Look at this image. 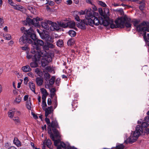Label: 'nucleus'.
<instances>
[{
	"instance_id": "44",
	"label": "nucleus",
	"mask_w": 149,
	"mask_h": 149,
	"mask_svg": "<svg viewBox=\"0 0 149 149\" xmlns=\"http://www.w3.org/2000/svg\"><path fill=\"white\" fill-rule=\"evenodd\" d=\"M56 91V89L54 88H52L51 90V96L54 97V96L55 95V92Z\"/></svg>"
},
{
	"instance_id": "31",
	"label": "nucleus",
	"mask_w": 149,
	"mask_h": 149,
	"mask_svg": "<svg viewBox=\"0 0 149 149\" xmlns=\"http://www.w3.org/2000/svg\"><path fill=\"white\" fill-rule=\"evenodd\" d=\"M68 27L70 28H73L75 26V24L74 22H67Z\"/></svg>"
},
{
	"instance_id": "62",
	"label": "nucleus",
	"mask_w": 149,
	"mask_h": 149,
	"mask_svg": "<svg viewBox=\"0 0 149 149\" xmlns=\"http://www.w3.org/2000/svg\"><path fill=\"white\" fill-rule=\"evenodd\" d=\"M92 8L93 10L94 11H96L97 10V7L94 5H92Z\"/></svg>"
},
{
	"instance_id": "11",
	"label": "nucleus",
	"mask_w": 149,
	"mask_h": 149,
	"mask_svg": "<svg viewBox=\"0 0 149 149\" xmlns=\"http://www.w3.org/2000/svg\"><path fill=\"white\" fill-rule=\"evenodd\" d=\"M24 33H26L27 36L29 38H31L33 40H35L37 39L36 34L33 33V31L31 29H29L25 31Z\"/></svg>"
},
{
	"instance_id": "47",
	"label": "nucleus",
	"mask_w": 149,
	"mask_h": 149,
	"mask_svg": "<svg viewBox=\"0 0 149 149\" xmlns=\"http://www.w3.org/2000/svg\"><path fill=\"white\" fill-rule=\"evenodd\" d=\"M34 62H32L30 64V65L32 68H35L38 66V64L36 62V61H35Z\"/></svg>"
},
{
	"instance_id": "57",
	"label": "nucleus",
	"mask_w": 149,
	"mask_h": 149,
	"mask_svg": "<svg viewBox=\"0 0 149 149\" xmlns=\"http://www.w3.org/2000/svg\"><path fill=\"white\" fill-rule=\"evenodd\" d=\"M45 121L46 122L47 124L49 125L50 124V120L49 118H47L46 117V118H45Z\"/></svg>"
},
{
	"instance_id": "37",
	"label": "nucleus",
	"mask_w": 149,
	"mask_h": 149,
	"mask_svg": "<svg viewBox=\"0 0 149 149\" xmlns=\"http://www.w3.org/2000/svg\"><path fill=\"white\" fill-rule=\"evenodd\" d=\"M25 21L29 25H33V19H32L30 18H27Z\"/></svg>"
},
{
	"instance_id": "25",
	"label": "nucleus",
	"mask_w": 149,
	"mask_h": 149,
	"mask_svg": "<svg viewBox=\"0 0 149 149\" xmlns=\"http://www.w3.org/2000/svg\"><path fill=\"white\" fill-rule=\"evenodd\" d=\"M29 87L31 90L35 93V86L34 84L32 82H29Z\"/></svg>"
},
{
	"instance_id": "40",
	"label": "nucleus",
	"mask_w": 149,
	"mask_h": 149,
	"mask_svg": "<svg viewBox=\"0 0 149 149\" xmlns=\"http://www.w3.org/2000/svg\"><path fill=\"white\" fill-rule=\"evenodd\" d=\"M44 71H46L47 72H52L53 71V69L51 66H47L45 69Z\"/></svg>"
},
{
	"instance_id": "53",
	"label": "nucleus",
	"mask_w": 149,
	"mask_h": 149,
	"mask_svg": "<svg viewBox=\"0 0 149 149\" xmlns=\"http://www.w3.org/2000/svg\"><path fill=\"white\" fill-rule=\"evenodd\" d=\"M110 23L109 26H110V27L111 29H113L115 28H116V26L113 23V22H110Z\"/></svg>"
},
{
	"instance_id": "55",
	"label": "nucleus",
	"mask_w": 149,
	"mask_h": 149,
	"mask_svg": "<svg viewBox=\"0 0 149 149\" xmlns=\"http://www.w3.org/2000/svg\"><path fill=\"white\" fill-rule=\"evenodd\" d=\"M74 17L76 21H77L78 22H79L80 19H79V17L77 15H74Z\"/></svg>"
},
{
	"instance_id": "30",
	"label": "nucleus",
	"mask_w": 149,
	"mask_h": 149,
	"mask_svg": "<svg viewBox=\"0 0 149 149\" xmlns=\"http://www.w3.org/2000/svg\"><path fill=\"white\" fill-rule=\"evenodd\" d=\"M35 72L39 76L42 77V72L40 69L38 68H36L35 70Z\"/></svg>"
},
{
	"instance_id": "22",
	"label": "nucleus",
	"mask_w": 149,
	"mask_h": 149,
	"mask_svg": "<svg viewBox=\"0 0 149 149\" xmlns=\"http://www.w3.org/2000/svg\"><path fill=\"white\" fill-rule=\"evenodd\" d=\"M59 26L66 28L68 27V24L67 22L65 21H61L60 22H58Z\"/></svg>"
},
{
	"instance_id": "46",
	"label": "nucleus",
	"mask_w": 149,
	"mask_h": 149,
	"mask_svg": "<svg viewBox=\"0 0 149 149\" xmlns=\"http://www.w3.org/2000/svg\"><path fill=\"white\" fill-rule=\"evenodd\" d=\"M98 3L100 6L104 7H106L107 6V5L105 3L101 1H98Z\"/></svg>"
},
{
	"instance_id": "29",
	"label": "nucleus",
	"mask_w": 149,
	"mask_h": 149,
	"mask_svg": "<svg viewBox=\"0 0 149 149\" xmlns=\"http://www.w3.org/2000/svg\"><path fill=\"white\" fill-rule=\"evenodd\" d=\"M44 76L46 81L50 79V74L46 71H43Z\"/></svg>"
},
{
	"instance_id": "10",
	"label": "nucleus",
	"mask_w": 149,
	"mask_h": 149,
	"mask_svg": "<svg viewBox=\"0 0 149 149\" xmlns=\"http://www.w3.org/2000/svg\"><path fill=\"white\" fill-rule=\"evenodd\" d=\"M100 18L101 20H99L98 19V20L99 22V24L97 25L100 24H103V25L105 26H109L111 23L110 22H113L112 20H110L109 18H107L104 20H103L102 17H100L99 19H100Z\"/></svg>"
},
{
	"instance_id": "64",
	"label": "nucleus",
	"mask_w": 149,
	"mask_h": 149,
	"mask_svg": "<svg viewBox=\"0 0 149 149\" xmlns=\"http://www.w3.org/2000/svg\"><path fill=\"white\" fill-rule=\"evenodd\" d=\"M29 96L28 95H25L24 96V101L27 100Z\"/></svg>"
},
{
	"instance_id": "52",
	"label": "nucleus",
	"mask_w": 149,
	"mask_h": 149,
	"mask_svg": "<svg viewBox=\"0 0 149 149\" xmlns=\"http://www.w3.org/2000/svg\"><path fill=\"white\" fill-rule=\"evenodd\" d=\"M47 45L48 46L49 48H53L55 47V45L52 43H47Z\"/></svg>"
},
{
	"instance_id": "54",
	"label": "nucleus",
	"mask_w": 149,
	"mask_h": 149,
	"mask_svg": "<svg viewBox=\"0 0 149 149\" xmlns=\"http://www.w3.org/2000/svg\"><path fill=\"white\" fill-rule=\"evenodd\" d=\"M72 0H67L66 1V3L68 5H70L72 3Z\"/></svg>"
},
{
	"instance_id": "15",
	"label": "nucleus",
	"mask_w": 149,
	"mask_h": 149,
	"mask_svg": "<svg viewBox=\"0 0 149 149\" xmlns=\"http://www.w3.org/2000/svg\"><path fill=\"white\" fill-rule=\"evenodd\" d=\"M50 25L51 26L50 27V29L51 31L58 30L60 29L58 22V24H57L55 22H52V23L50 24Z\"/></svg>"
},
{
	"instance_id": "27",
	"label": "nucleus",
	"mask_w": 149,
	"mask_h": 149,
	"mask_svg": "<svg viewBox=\"0 0 149 149\" xmlns=\"http://www.w3.org/2000/svg\"><path fill=\"white\" fill-rule=\"evenodd\" d=\"M22 70L24 72H30L31 70V69L29 65H26L22 67Z\"/></svg>"
},
{
	"instance_id": "51",
	"label": "nucleus",
	"mask_w": 149,
	"mask_h": 149,
	"mask_svg": "<svg viewBox=\"0 0 149 149\" xmlns=\"http://www.w3.org/2000/svg\"><path fill=\"white\" fill-rule=\"evenodd\" d=\"M142 3V4L139 7L140 9L141 10H143L145 7V3L144 2H143Z\"/></svg>"
},
{
	"instance_id": "19",
	"label": "nucleus",
	"mask_w": 149,
	"mask_h": 149,
	"mask_svg": "<svg viewBox=\"0 0 149 149\" xmlns=\"http://www.w3.org/2000/svg\"><path fill=\"white\" fill-rule=\"evenodd\" d=\"M40 91L42 94V98H46L47 96L48 95L46 90L44 88H41L40 89Z\"/></svg>"
},
{
	"instance_id": "1",
	"label": "nucleus",
	"mask_w": 149,
	"mask_h": 149,
	"mask_svg": "<svg viewBox=\"0 0 149 149\" xmlns=\"http://www.w3.org/2000/svg\"><path fill=\"white\" fill-rule=\"evenodd\" d=\"M99 24L97 17L94 16L91 12L87 11L86 19L81 20V22L77 24V26L81 29H84L85 28V24L93 26L94 24L97 25Z\"/></svg>"
},
{
	"instance_id": "21",
	"label": "nucleus",
	"mask_w": 149,
	"mask_h": 149,
	"mask_svg": "<svg viewBox=\"0 0 149 149\" xmlns=\"http://www.w3.org/2000/svg\"><path fill=\"white\" fill-rule=\"evenodd\" d=\"M43 144L46 145L48 148H50L52 144L51 141L49 139L45 140L44 141Z\"/></svg>"
},
{
	"instance_id": "16",
	"label": "nucleus",
	"mask_w": 149,
	"mask_h": 149,
	"mask_svg": "<svg viewBox=\"0 0 149 149\" xmlns=\"http://www.w3.org/2000/svg\"><path fill=\"white\" fill-rule=\"evenodd\" d=\"M42 20V18H39L38 17L35 18L33 19V25L35 26H38L39 25V21Z\"/></svg>"
},
{
	"instance_id": "26",
	"label": "nucleus",
	"mask_w": 149,
	"mask_h": 149,
	"mask_svg": "<svg viewBox=\"0 0 149 149\" xmlns=\"http://www.w3.org/2000/svg\"><path fill=\"white\" fill-rule=\"evenodd\" d=\"M36 81L38 86L42 85L43 82V79L41 77H37L36 79Z\"/></svg>"
},
{
	"instance_id": "61",
	"label": "nucleus",
	"mask_w": 149,
	"mask_h": 149,
	"mask_svg": "<svg viewBox=\"0 0 149 149\" xmlns=\"http://www.w3.org/2000/svg\"><path fill=\"white\" fill-rule=\"evenodd\" d=\"M28 75L29 76V77H33V74L31 72H30L28 73Z\"/></svg>"
},
{
	"instance_id": "45",
	"label": "nucleus",
	"mask_w": 149,
	"mask_h": 149,
	"mask_svg": "<svg viewBox=\"0 0 149 149\" xmlns=\"http://www.w3.org/2000/svg\"><path fill=\"white\" fill-rule=\"evenodd\" d=\"M28 9L32 13L34 14L36 11V10L34 8L31 6H29L28 7Z\"/></svg>"
},
{
	"instance_id": "50",
	"label": "nucleus",
	"mask_w": 149,
	"mask_h": 149,
	"mask_svg": "<svg viewBox=\"0 0 149 149\" xmlns=\"http://www.w3.org/2000/svg\"><path fill=\"white\" fill-rule=\"evenodd\" d=\"M24 83L25 84H27L29 81V79L27 77H25L24 79Z\"/></svg>"
},
{
	"instance_id": "59",
	"label": "nucleus",
	"mask_w": 149,
	"mask_h": 149,
	"mask_svg": "<svg viewBox=\"0 0 149 149\" xmlns=\"http://www.w3.org/2000/svg\"><path fill=\"white\" fill-rule=\"evenodd\" d=\"M144 120L146 121L149 123V116L146 117L144 118Z\"/></svg>"
},
{
	"instance_id": "58",
	"label": "nucleus",
	"mask_w": 149,
	"mask_h": 149,
	"mask_svg": "<svg viewBox=\"0 0 149 149\" xmlns=\"http://www.w3.org/2000/svg\"><path fill=\"white\" fill-rule=\"evenodd\" d=\"M22 49L23 50H27L28 51L29 50V48L27 46L22 47Z\"/></svg>"
},
{
	"instance_id": "32",
	"label": "nucleus",
	"mask_w": 149,
	"mask_h": 149,
	"mask_svg": "<svg viewBox=\"0 0 149 149\" xmlns=\"http://www.w3.org/2000/svg\"><path fill=\"white\" fill-rule=\"evenodd\" d=\"M148 125L149 124L148 123L146 122H143L141 124V126H140V127L142 128V130H141V132L143 131V128H146L148 127Z\"/></svg>"
},
{
	"instance_id": "39",
	"label": "nucleus",
	"mask_w": 149,
	"mask_h": 149,
	"mask_svg": "<svg viewBox=\"0 0 149 149\" xmlns=\"http://www.w3.org/2000/svg\"><path fill=\"white\" fill-rule=\"evenodd\" d=\"M86 11V12H87V11L88 12H91L94 15V14H95V15L97 16H98V14L97 13H96L95 12H93V11H90L89 10H85V11H82V12H81L80 13V15H84V14H85V11Z\"/></svg>"
},
{
	"instance_id": "38",
	"label": "nucleus",
	"mask_w": 149,
	"mask_h": 149,
	"mask_svg": "<svg viewBox=\"0 0 149 149\" xmlns=\"http://www.w3.org/2000/svg\"><path fill=\"white\" fill-rule=\"evenodd\" d=\"M26 107L29 109H30L31 108V103L30 100L27 101L26 102Z\"/></svg>"
},
{
	"instance_id": "41",
	"label": "nucleus",
	"mask_w": 149,
	"mask_h": 149,
	"mask_svg": "<svg viewBox=\"0 0 149 149\" xmlns=\"http://www.w3.org/2000/svg\"><path fill=\"white\" fill-rule=\"evenodd\" d=\"M68 33L69 35L72 37L74 36L76 34V32L73 30H70Z\"/></svg>"
},
{
	"instance_id": "7",
	"label": "nucleus",
	"mask_w": 149,
	"mask_h": 149,
	"mask_svg": "<svg viewBox=\"0 0 149 149\" xmlns=\"http://www.w3.org/2000/svg\"><path fill=\"white\" fill-rule=\"evenodd\" d=\"M49 125H50L51 127H52V131L55 135L56 137V138L60 137L61 136L60 133L56 129L57 128H59L57 121L56 120L52 121L51 124Z\"/></svg>"
},
{
	"instance_id": "5",
	"label": "nucleus",
	"mask_w": 149,
	"mask_h": 149,
	"mask_svg": "<svg viewBox=\"0 0 149 149\" xmlns=\"http://www.w3.org/2000/svg\"><path fill=\"white\" fill-rule=\"evenodd\" d=\"M36 42H34L32 43V48L31 51V53H35L36 51L38 52H39V51H40V47L39 45L42 46L44 45V42L42 40L37 39Z\"/></svg>"
},
{
	"instance_id": "23",
	"label": "nucleus",
	"mask_w": 149,
	"mask_h": 149,
	"mask_svg": "<svg viewBox=\"0 0 149 149\" xmlns=\"http://www.w3.org/2000/svg\"><path fill=\"white\" fill-rule=\"evenodd\" d=\"M21 99L22 97L19 95L16 97L13 102V103L14 104H19L21 101Z\"/></svg>"
},
{
	"instance_id": "6",
	"label": "nucleus",
	"mask_w": 149,
	"mask_h": 149,
	"mask_svg": "<svg viewBox=\"0 0 149 149\" xmlns=\"http://www.w3.org/2000/svg\"><path fill=\"white\" fill-rule=\"evenodd\" d=\"M43 48L45 50L44 51H43L42 52L40 51H39V52H42V54H43L42 55L43 56L41 57V58L42 57L41 61L42 65L43 66L44 65L43 63V61L42 60L43 58L45 59L46 61L47 62H49L52 60V58L51 56L47 55V52L45 51V50H47L49 49V47L48 45H44L43 47Z\"/></svg>"
},
{
	"instance_id": "24",
	"label": "nucleus",
	"mask_w": 149,
	"mask_h": 149,
	"mask_svg": "<svg viewBox=\"0 0 149 149\" xmlns=\"http://www.w3.org/2000/svg\"><path fill=\"white\" fill-rule=\"evenodd\" d=\"M14 9L19 10H20L21 11L23 12L24 10H25V8L23 7L22 6L19 5H15V6Z\"/></svg>"
},
{
	"instance_id": "28",
	"label": "nucleus",
	"mask_w": 149,
	"mask_h": 149,
	"mask_svg": "<svg viewBox=\"0 0 149 149\" xmlns=\"http://www.w3.org/2000/svg\"><path fill=\"white\" fill-rule=\"evenodd\" d=\"M13 143L15 145L18 147H19L21 146V143L17 138H14L13 141Z\"/></svg>"
},
{
	"instance_id": "36",
	"label": "nucleus",
	"mask_w": 149,
	"mask_h": 149,
	"mask_svg": "<svg viewBox=\"0 0 149 149\" xmlns=\"http://www.w3.org/2000/svg\"><path fill=\"white\" fill-rule=\"evenodd\" d=\"M46 99H45L42 98V108L43 110H45V107L47 106V104L46 102Z\"/></svg>"
},
{
	"instance_id": "34",
	"label": "nucleus",
	"mask_w": 149,
	"mask_h": 149,
	"mask_svg": "<svg viewBox=\"0 0 149 149\" xmlns=\"http://www.w3.org/2000/svg\"><path fill=\"white\" fill-rule=\"evenodd\" d=\"M63 41L62 40H59L56 42V45L59 47H62L63 45Z\"/></svg>"
},
{
	"instance_id": "49",
	"label": "nucleus",
	"mask_w": 149,
	"mask_h": 149,
	"mask_svg": "<svg viewBox=\"0 0 149 149\" xmlns=\"http://www.w3.org/2000/svg\"><path fill=\"white\" fill-rule=\"evenodd\" d=\"M54 141V145L56 146H58L59 145V144H60V141L59 140H55L54 139V140H53Z\"/></svg>"
},
{
	"instance_id": "48",
	"label": "nucleus",
	"mask_w": 149,
	"mask_h": 149,
	"mask_svg": "<svg viewBox=\"0 0 149 149\" xmlns=\"http://www.w3.org/2000/svg\"><path fill=\"white\" fill-rule=\"evenodd\" d=\"M4 21L3 18L0 17V28H2L3 26Z\"/></svg>"
},
{
	"instance_id": "18",
	"label": "nucleus",
	"mask_w": 149,
	"mask_h": 149,
	"mask_svg": "<svg viewBox=\"0 0 149 149\" xmlns=\"http://www.w3.org/2000/svg\"><path fill=\"white\" fill-rule=\"evenodd\" d=\"M55 79V77L54 76H52L49 81V85H45V88H48L49 86L52 85L54 82Z\"/></svg>"
},
{
	"instance_id": "13",
	"label": "nucleus",
	"mask_w": 149,
	"mask_h": 149,
	"mask_svg": "<svg viewBox=\"0 0 149 149\" xmlns=\"http://www.w3.org/2000/svg\"><path fill=\"white\" fill-rule=\"evenodd\" d=\"M65 144L63 142H61L60 144L57 147V149H77L74 147L68 146L67 147H65Z\"/></svg>"
},
{
	"instance_id": "43",
	"label": "nucleus",
	"mask_w": 149,
	"mask_h": 149,
	"mask_svg": "<svg viewBox=\"0 0 149 149\" xmlns=\"http://www.w3.org/2000/svg\"><path fill=\"white\" fill-rule=\"evenodd\" d=\"M3 36L5 37L7 40H9L11 39L10 35L8 34H3Z\"/></svg>"
},
{
	"instance_id": "42",
	"label": "nucleus",
	"mask_w": 149,
	"mask_h": 149,
	"mask_svg": "<svg viewBox=\"0 0 149 149\" xmlns=\"http://www.w3.org/2000/svg\"><path fill=\"white\" fill-rule=\"evenodd\" d=\"M74 39H71L68 40L67 44L68 45L71 46L74 43Z\"/></svg>"
},
{
	"instance_id": "14",
	"label": "nucleus",
	"mask_w": 149,
	"mask_h": 149,
	"mask_svg": "<svg viewBox=\"0 0 149 149\" xmlns=\"http://www.w3.org/2000/svg\"><path fill=\"white\" fill-rule=\"evenodd\" d=\"M52 23V21L50 20H45V22H41L42 26L46 30H48L49 28V26L48 24L50 25Z\"/></svg>"
},
{
	"instance_id": "35",
	"label": "nucleus",
	"mask_w": 149,
	"mask_h": 149,
	"mask_svg": "<svg viewBox=\"0 0 149 149\" xmlns=\"http://www.w3.org/2000/svg\"><path fill=\"white\" fill-rule=\"evenodd\" d=\"M13 119L16 124L19 123L20 122V120L18 117H14L13 118Z\"/></svg>"
},
{
	"instance_id": "33",
	"label": "nucleus",
	"mask_w": 149,
	"mask_h": 149,
	"mask_svg": "<svg viewBox=\"0 0 149 149\" xmlns=\"http://www.w3.org/2000/svg\"><path fill=\"white\" fill-rule=\"evenodd\" d=\"M53 102L54 105V109H55L57 106V97L56 95L55 96Z\"/></svg>"
},
{
	"instance_id": "8",
	"label": "nucleus",
	"mask_w": 149,
	"mask_h": 149,
	"mask_svg": "<svg viewBox=\"0 0 149 149\" xmlns=\"http://www.w3.org/2000/svg\"><path fill=\"white\" fill-rule=\"evenodd\" d=\"M35 54L33 56L29 55V54H27L26 55V57L28 59H30L32 58L33 61H39L41 58V57L43 56L42 55L43 54L42 52H37L36 51V52L35 53H33Z\"/></svg>"
},
{
	"instance_id": "20",
	"label": "nucleus",
	"mask_w": 149,
	"mask_h": 149,
	"mask_svg": "<svg viewBox=\"0 0 149 149\" xmlns=\"http://www.w3.org/2000/svg\"><path fill=\"white\" fill-rule=\"evenodd\" d=\"M51 127L50 125H49L47 129H48V133L49 134H50V137L52 139V140H54V135L52 133V130H51Z\"/></svg>"
},
{
	"instance_id": "12",
	"label": "nucleus",
	"mask_w": 149,
	"mask_h": 149,
	"mask_svg": "<svg viewBox=\"0 0 149 149\" xmlns=\"http://www.w3.org/2000/svg\"><path fill=\"white\" fill-rule=\"evenodd\" d=\"M52 108V106H50V107H49L45 109V115L46 117H47L48 115L49 114L51 115V117L52 116L53 111Z\"/></svg>"
},
{
	"instance_id": "60",
	"label": "nucleus",
	"mask_w": 149,
	"mask_h": 149,
	"mask_svg": "<svg viewBox=\"0 0 149 149\" xmlns=\"http://www.w3.org/2000/svg\"><path fill=\"white\" fill-rule=\"evenodd\" d=\"M47 104L48 105H50L52 104V101L50 98H48L47 100Z\"/></svg>"
},
{
	"instance_id": "56",
	"label": "nucleus",
	"mask_w": 149,
	"mask_h": 149,
	"mask_svg": "<svg viewBox=\"0 0 149 149\" xmlns=\"http://www.w3.org/2000/svg\"><path fill=\"white\" fill-rule=\"evenodd\" d=\"M98 12L100 13V14L101 15H103V10L102 8H99L98 9Z\"/></svg>"
},
{
	"instance_id": "3",
	"label": "nucleus",
	"mask_w": 149,
	"mask_h": 149,
	"mask_svg": "<svg viewBox=\"0 0 149 149\" xmlns=\"http://www.w3.org/2000/svg\"><path fill=\"white\" fill-rule=\"evenodd\" d=\"M133 24L135 26L136 29L139 32L143 31V34L146 32H149V22L144 21L139 24L140 22L139 20L134 19L132 21Z\"/></svg>"
},
{
	"instance_id": "17",
	"label": "nucleus",
	"mask_w": 149,
	"mask_h": 149,
	"mask_svg": "<svg viewBox=\"0 0 149 149\" xmlns=\"http://www.w3.org/2000/svg\"><path fill=\"white\" fill-rule=\"evenodd\" d=\"M16 111V109L12 108L10 109L8 112V116L10 118H12L13 117Z\"/></svg>"
},
{
	"instance_id": "63",
	"label": "nucleus",
	"mask_w": 149,
	"mask_h": 149,
	"mask_svg": "<svg viewBox=\"0 0 149 149\" xmlns=\"http://www.w3.org/2000/svg\"><path fill=\"white\" fill-rule=\"evenodd\" d=\"M86 2L88 3L91 4L92 5H93V2L91 1V0H86Z\"/></svg>"
},
{
	"instance_id": "4",
	"label": "nucleus",
	"mask_w": 149,
	"mask_h": 149,
	"mask_svg": "<svg viewBox=\"0 0 149 149\" xmlns=\"http://www.w3.org/2000/svg\"><path fill=\"white\" fill-rule=\"evenodd\" d=\"M142 128L140 126L138 125L136 128V130L132 134L128 139L125 141V142L127 143L128 142L132 143L136 141L139 136L140 134V132H141Z\"/></svg>"
},
{
	"instance_id": "2",
	"label": "nucleus",
	"mask_w": 149,
	"mask_h": 149,
	"mask_svg": "<svg viewBox=\"0 0 149 149\" xmlns=\"http://www.w3.org/2000/svg\"><path fill=\"white\" fill-rule=\"evenodd\" d=\"M131 19L130 17L126 15L118 18L115 21V23L117 27L121 28H124L125 27L128 29L127 31H130L131 28Z\"/></svg>"
},
{
	"instance_id": "9",
	"label": "nucleus",
	"mask_w": 149,
	"mask_h": 149,
	"mask_svg": "<svg viewBox=\"0 0 149 149\" xmlns=\"http://www.w3.org/2000/svg\"><path fill=\"white\" fill-rule=\"evenodd\" d=\"M21 37L19 39V43L21 45H27L28 44H31L32 42V41L30 38L27 36L26 33Z\"/></svg>"
}]
</instances>
